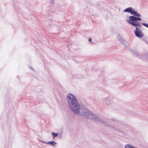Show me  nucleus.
<instances>
[{
  "label": "nucleus",
  "mask_w": 148,
  "mask_h": 148,
  "mask_svg": "<svg viewBox=\"0 0 148 148\" xmlns=\"http://www.w3.org/2000/svg\"><path fill=\"white\" fill-rule=\"evenodd\" d=\"M66 100L68 106L70 109L75 114H79L81 116H84L89 119H93L103 124L107 127H111L114 129L108 124L105 121L99 118L97 115L91 112L87 108H84L82 111L80 112V106L76 97L72 94L69 93L67 96Z\"/></svg>",
  "instance_id": "nucleus-1"
},
{
  "label": "nucleus",
  "mask_w": 148,
  "mask_h": 148,
  "mask_svg": "<svg viewBox=\"0 0 148 148\" xmlns=\"http://www.w3.org/2000/svg\"><path fill=\"white\" fill-rule=\"evenodd\" d=\"M138 17L133 16H129V20L128 21L129 23L133 25L138 26L141 27V25L140 24L139 22L136 21H140L141 20V18Z\"/></svg>",
  "instance_id": "nucleus-2"
},
{
  "label": "nucleus",
  "mask_w": 148,
  "mask_h": 148,
  "mask_svg": "<svg viewBox=\"0 0 148 148\" xmlns=\"http://www.w3.org/2000/svg\"><path fill=\"white\" fill-rule=\"evenodd\" d=\"M132 51L134 53L133 55H134L137 58H143L148 60V53L143 54L136 51H134L133 50H132Z\"/></svg>",
  "instance_id": "nucleus-3"
},
{
  "label": "nucleus",
  "mask_w": 148,
  "mask_h": 148,
  "mask_svg": "<svg viewBox=\"0 0 148 148\" xmlns=\"http://www.w3.org/2000/svg\"><path fill=\"white\" fill-rule=\"evenodd\" d=\"M124 12L130 13L134 16L137 17H141V16L136 11L132 8H128L124 10Z\"/></svg>",
  "instance_id": "nucleus-4"
},
{
  "label": "nucleus",
  "mask_w": 148,
  "mask_h": 148,
  "mask_svg": "<svg viewBox=\"0 0 148 148\" xmlns=\"http://www.w3.org/2000/svg\"><path fill=\"white\" fill-rule=\"evenodd\" d=\"M134 33L135 36L139 38H141L144 36V34L140 28H136Z\"/></svg>",
  "instance_id": "nucleus-5"
},
{
  "label": "nucleus",
  "mask_w": 148,
  "mask_h": 148,
  "mask_svg": "<svg viewBox=\"0 0 148 148\" xmlns=\"http://www.w3.org/2000/svg\"><path fill=\"white\" fill-rule=\"evenodd\" d=\"M39 141L42 143L48 144L51 146H53L57 144V143L54 141H50L47 143H46L45 141L43 140H39Z\"/></svg>",
  "instance_id": "nucleus-6"
},
{
  "label": "nucleus",
  "mask_w": 148,
  "mask_h": 148,
  "mask_svg": "<svg viewBox=\"0 0 148 148\" xmlns=\"http://www.w3.org/2000/svg\"><path fill=\"white\" fill-rule=\"evenodd\" d=\"M103 101L107 105H108L110 103V101L108 97H106L103 99Z\"/></svg>",
  "instance_id": "nucleus-7"
},
{
  "label": "nucleus",
  "mask_w": 148,
  "mask_h": 148,
  "mask_svg": "<svg viewBox=\"0 0 148 148\" xmlns=\"http://www.w3.org/2000/svg\"><path fill=\"white\" fill-rule=\"evenodd\" d=\"M117 38L119 40V41L122 44H123L124 45H125V41L123 40V39L122 38V37L120 35H118Z\"/></svg>",
  "instance_id": "nucleus-8"
},
{
  "label": "nucleus",
  "mask_w": 148,
  "mask_h": 148,
  "mask_svg": "<svg viewBox=\"0 0 148 148\" xmlns=\"http://www.w3.org/2000/svg\"><path fill=\"white\" fill-rule=\"evenodd\" d=\"M51 135L53 137V138L54 139L55 137L57 136L58 135V134L57 133H55L54 132H52L51 133Z\"/></svg>",
  "instance_id": "nucleus-9"
},
{
  "label": "nucleus",
  "mask_w": 148,
  "mask_h": 148,
  "mask_svg": "<svg viewBox=\"0 0 148 148\" xmlns=\"http://www.w3.org/2000/svg\"><path fill=\"white\" fill-rule=\"evenodd\" d=\"M142 24L145 27H147V28H148V24H146L145 23H142Z\"/></svg>",
  "instance_id": "nucleus-10"
},
{
  "label": "nucleus",
  "mask_w": 148,
  "mask_h": 148,
  "mask_svg": "<svg viewBox=\"0 0 148 148\" xmlns=\"http://www.w3.org/2000/svg\"><path fill=\"white\" fill-rule=\"evenodd\" d=\"M89 42H91L92 40V39L91 38H90L88 39V40Z\"/></svg>",
  "instance_id": "nucleus-11"
},
{
  "label": "nucleus",
  "mask_w": 148,
  "mask_h": 148,
  "mask_svg": "<svg viewBox=\"0 0 148 148\" xmlns=\"http://www.w3.org/2000/svg\"><path fill=\"white\" fill-rule=\"evenodd\" d=\"M59 137H60V138H61L62 137V134H60L59 136Z\"/></svg>",
  "instance_id": "nucleus-12"
},
{
  "label": "nucleus",
  "mask_w": 148,
  "mask_h": 148,
  "mask_svg": "<svg viewBox=\"0 0 148 148\" xmlns=\"http://www.w3.org/2000/svg\"><path fill=\"white\" fill-rule=\"evenodd\" d=\"M49 21H52V20L51 19H49Z\"/></svg>",
  "instance_id": "nucleus-13"
},
{
  "label": "nucleus",
  "mask_w": 148,
  "mask_h": 148,
  "mask_svg": "<svg viewBox=\"0 0 148 148\" xmlns=\"http://www.w3.org/2000/svg\"><path fill=\"white\" fill-rule=\"evenodd\" d=\"M29 67L31 69H32V70H34V69H33L32 68V67Z\"/></svg>",
  "instance_id": "nucleus-14"
},
{
  "label": "nucleus",
  "mask_w": 148,
  "mask_h": 148,
  "mask_svg": "<svg viewBox=\"0 0 148 148\" xmlns=\"http://www.w3.org/2000/svg\"><path fill=\"white\" fill-rule=\"evenodd\" d=\"M113 120L114 121H117V120H116V119H113Z\"/></svg>",
  "instance_id": "nucleus-15"
},
{
  "label": "nucleus",
  "mask_w": 148,
  "mask_h": 148,
  "mask_svg": "<svg viewBox=\"0 0 148 148\" xmlns=\"http://www.w3.org/2000/svg\"><path fill=\"white\" fill-rule=\"evenodd\" d=\"M142 40H143V41L146 42L145 40V39L143 38V39H142Z\"/></svg>",
  "instance_id": "nucleus-16"
},
{
  "label": "nucleus",
  "mask_w": 148,
  "mask_h": 148,
  "mask_svg": "<svg viewBox=\"0 0 148 148\" xmlns=\"http://www.w3.org/2000/svg\"><path fill=\"white\" fill-rule=\"evenodd\" d=\"M52 3H53V2H51V4H52Z\"/></svg>",
  "instance_id": "nucleus-17"
},
{
  "label": "nucleus",
  "mask_w": 148,
  "mask_h": 148,
  "mask_svg": "<svg viewBox=\"0 0 148 148\" xmlns=\"http://www.w3.org/2000/svg\"><path fill=\"white\" fill-rule=\"evenodd\" d=\"M52 3H53V2H51V4H52Z\"/></svg>",
  "instance_id": "nucleus-18"
}]
</instances>
